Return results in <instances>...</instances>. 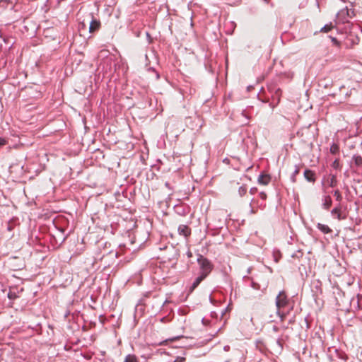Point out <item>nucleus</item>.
<instances>
[{"mask_svg":"<svg viewBox=\"0 0 362 362\" xmlns=\"http://www.w3.org/2000/svg\"><path fill=\"white\" fill-rule=\"evenodd\" d=\"M332 202L331 197L329 196L325 197V202L323 204L325 209H329L330 208V206H332Z\"/></svg>","mask_w":362,"mask_h":362,"instance_id":"nucleus-12","label":"nucleus"},{"mask_svg":"<svg viewBox=\"0 0 362 362\" xmlns=\"http://www.w3.org/2000/svg\"><path fill=\"white\" fill-rule=\"evenodd\" d=\"M277 315L280 317L281 322H283L285 320L286 316V315L285 313H281L280 310H277Z\"/></svg>","mask_w":362,"mask_h":362,"instance_id":"nucleus-18","label":"nucleus"},{"mask_svg":"<svg viewBox=\"0 0 362 362\" xmlns=\"http://www.w3.org/2000/svg\"><path fill=\"white\" fill-rule=\"evenodd\" d=\"M333 28H334V26L332 25V23L325 25L324 27H322L321 28V32H322V33H328L330 30H332L333 29Z\"/></svg>","mask_w":362,"mask_h":362,"instance_id":"nucleus-14","label":"nucleus"},{"mask_svg":"<svg viewBox=\"0 0 362 362\" xmlns=\"http://www.w3.org/2000/svg\"><path fill=\"white\" fill-rule=\"evenodd\" d=\"M197 262L200 266L201 272L203 276L206 277L211 272L214 265L211 262L202 255H200L197 259Z\"/></svg>","mask_w":362,"mask_h":362,"instance_id":"nucleus-1","label":"nucleus"},{"mask_svg":"<svg viewBox=\"0 0 362 362\" xmlns=\"http://www.w3.org/2000/svg\"><path fill=\"white\" fill-rule=\"evenodd\" d=\"M305 178L309 182H315V174L313 171L310 170H305L304 172Z\"/></svg>","mask_w":362,"mask_h":362,"instance_id":"nucleus-7","label":"nucleus"},{"mask_svg":"<svg viewBox=\"0 0 362 362\" xmlns=\"http://www.w3.org/2000/svg\"><path fill=\"white\" fill-rule=\"evenodd\" d=\"M317 228L322 231L323 233L327 234L332 233V229L327 225L317 223Z\"/></svg>","mask_w":362,"mask_h":362,"instance_id":"nucleus-8","label":"nucleus"},{"mask_svg":"<svg viewBox=\"0 0 362 362\" xmlns=\"http://www.w3.org/2000/svg\"><path fill=\"white\" fill-rule=\"evenodd\" d=\"M6 144V139L0 137V146H4Z\"/></svg>","mask_w":362,"mask_h":362,"instance_id":"nucleus-21","label":"nucleus"},{"mask_svg":"<svg viewBox=\"0 0 362 362\" xmlns=\"http://www.w3.org/2000/svg\"><path fill=\"white\" fill-rule=\"evenodd\" d=\"M331 40L334 45L340 47V42L335 37H331Z\"/></svg>","mask_w":362,"mask_h":362,"instance_id":"nucleus-19","label":"nucleus"},{"mask_svg":"<svg viewBox=\"0 0 362 362\" xmlns=\"http://www.w3.org/2000/svg\"><path fill=\"white\" fill-rule=\"evenodd\" d=\"M330 153L332 154H338L339 153V146L337 144H332L330 146Z\"/></svg>","mask_w":362,"mask_h":362,"instance_id":"nucleus-11","label":"nucleus"},{"mask_svg":"<svg viewBox=\"0 0 362 362\" xmlns=\"http://www.w3.org/2000/svg\"><path fill=\"white\" fill-rule=\"evenodd\" d=\"M329 185L331 187H334L337 185V180L335 175H331L328 180Z\"/></svg>","mask_w":362,"mask_h":362,"instance_id":"nucleus-13","label":"nucleus"},{"mask_svg":"<svg viewBox=\"0 0 362 362\" xmlns=\"http://www.w3.org/2000/svg\"><path fill=\"white\" fill-rule=\"evenodd\" d=\"M353 158H354L355 164L357 166L362 165V157L361 156H354Z\"/></svg>","mask_w":362,"mask_h":362,"instance_id":"nucleus-15","label":"nucleus"},{"mask_svg":"<svg viewBox=\"0 0 362 362\" xmlns=\"http://www.w3.org/2000/svg\"><path fill=\"white\" fill-rule=\"evenodd\" d=\"M205 278L206 277L200 274L199 276H198L192 284V287L190 288V291L192 292V291H194Z\"/></svg>","mask_w":362,"mask_h":362,"instance_id":"nucleus-9","label":"nucleus"},{"mask_svg":"<svg viewBox=\"0 0 362 362\" xmlns=\"http://www.w3.org/2000/svg\"><path fill=\"white\" fill-rule=\"evenodd\" d=\"M271 181V177L267 174H262L258 177V183L262 185H267Z\"/></svg>","mask_w":362,"mask_h":362,"instance_id":"nucleus-6","label":"nucleus"},{"mask_svg":"<svg viewBox=\"0 0 362 362\" xmlns=\"http://www.w3.org/2000/svg\"><path fill=\"white\" fill-rule=\"evenodd\" d=\"M259 196L262 199H265L267 198V194L264 192H261L259 194Z\"/></svg>","mask_w":362,"mask_h":362,"instance_id":"nucleus-22","label":"nucleus"},{"mask_svg":"<svg viewBox=\"0 0 362 362\" xmlns=\"http://www.w3.org/2000/svg\"><path fill=\"white\" fill-rule=\"evenodd\" d=\"M124 362H139V361L136 355L128 354L125 356Z\"/></svg>","mask_w":362,"mask_h":362,"instance_id":"nucleus-10","label":"nucleus"},{"mask_svg":"<svg viewBox=\"0 0 362 362\" xmlns=\"http://www.w3.org/2000/svg\"><path fill=\"white\" fill-rule=\"evenodd\" d=\"M287 304V296L284 291L280 292L276 298V305L277 310H280L281 308H284Z\"/></svg>","mask_w":362,"mask_h":362,"instance_id":"nucleus-2","label":"nucleus"},{"mask_svg":"<svg viewBox=\"0 0 362 362\" xmlns=\"http://www.w3.org/2000/svg\"><path fill=\"white\" fill-rule=\"evenodd\" d=\"M177 230L179 234L184 235L185 238H188L191 235V229L187 225H180Z\"/></svg>","mask_w":362,"mask_h":362,"instance_id":"nucleus-3","label":"nucleus"},{"mask_svg":"<svg viewBox=\"0 0 362 362\" xmlns=\"http://www.w3.org/2000/svg\"><path fill=\"white\" fill-rule=\"evenodd\" d=\"M185 358H184V357H177L175 360V362H185Z\"/></svg>","mask_w":362,"mask_h":362,"instance_id":"nucleus-20","label":"nucleus"},{"mask_svg":"<svg viewBox=\"0 0 362 362\" xmlns=\"http://www.w3.org/2000/svg\"><path fill=\"white\" fill-rule=\"evenodd\" d=\"M100 28V22L96 19H93L90 23L89 32L94 33L98 30Z\"/></svg>","mask_w":362,"mask_h":362,"instance_id":"nucleus-4","label":"nucleus"},{"mask_svg":"<svg viewBox=\"0 0 362 362\" xmlns=\"http://www.w3.org/2000/svg\"><path fill=\"white\" fill-rule=\"evenodd\" d=\"M299 172H300V169H299V168H297L296 169V170L294 171V175H298V174L299 173Z\"/></svg>","mask_w":362,"mask_h":362,"instance_id":"nucleus-23","label":"nucleus"},{"mask_svg":"<svg viewBox=\"0 0 362 362\" xmlns=\"http://www.w3.org/2000/svg\"><path fill=\"white\" fill-rule=\"evenodd\" d=\"M334 196L338 202H341L342 200V195L339 189H336L334 192Z\"/></svg>","mask_w":362,"mask_h":362,"instance_id":"nucleus-16","label":"nucleus"},{"mask_svg":"<svg viewBox=\"0 0 362 362\" xmlns=\"http://www.w3.org/2000/svg\"><path fill=\"white\" fill-rule=\"evenodd\" d=\"M332 215H336L337 218L339 221L346 219V216H343L341 213V209L340 206L334 208L331 211Z\"/></svg>","mask_w":362,"mask_h":362,"instance_id":"nucleus-5","label":"nucleus"},{"mask_svg":"<svg viewBox=\"0 0 362 362\" xmlns=\"http://www.w3.org/2000/svg\"><path fill=\"white\" fill-rule=\"evenodd\" d=\"M332 166L335 168V169H338L340 167V164H339V159H336L332 164Z\"/></svg>","mask_w":362,"mask_h":362,"instance_id":"nucleus-17","label":"nucleus"},{"mask_svg":"<svg viewBox=\"0 0 362 362\" xmlns=\"http://www.w3.org/2000/svg\"><path fill=\"white\" fill-rule=\"evenodd\" d=\"M279 92H280V90H278L276 92V94L278 95V103L280 101V98H279L280 94H279Z\"/></svg>","mask_w":362,"mask_h":362,"instance_id":"nucleus-24","label":"nucleus"}]
</instances>
